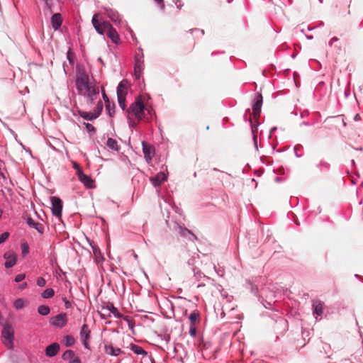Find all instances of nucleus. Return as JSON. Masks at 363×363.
<instances>
[{
  "label": "nucleus",
  "instance_id": "obj_1",
  "mask_svg": "<svg viewBox=\"0 0 363 363\" xmlns=\"http://www.w3.org/2000/svg\"><path fill=\"white\" fill-rule=\"evenodd\" d=\"M76 87L78 93L84 96L90 104L99 97V88L91 84L88 72L80 66L77 67Z\"/></svg>",
  "mask_w": 363,
  "mask_h": 363
},
{
  "label": "nucleus",
  "instance_id": "obj_2",
  "mask_svg": "<svg viewBox=\"0 0 363 363\" xmlns=\"http://www.w3.org/2000/svg\"><path fill=\"white\" fill-rule=\"evenodd\" d=\"M92 25L98 33L104 35L110 28L111 23L108 21L100 19V14L95 13L91 20Z\"/></svg>",
  "mask_w": 363,
  "mask_h": 363
},
{
  "label": "nucleus",
  "instance_id": "obj_3",
  "mask_svg": "<svg viewBox=\"0 0 363 363\" xmlns=\"http://www.w3.org/2000/svg\"><path fill=\"white\" fill-rule=\"evenodd\" d=\"M144 109L145 106L143 102L140 99H137L130 105L128 109V113L140 120L144 116Z\"/></svg>",
  "mask_w": 363,
  "mask_h": 363
},
{
  "label": "nucleus",
  "instance_id": "obj_4",
  "mask_svg": "<svg viewBox=\"0 0 363 363\" xmlns=\"http://www.w3.org/2000/svg\"><path fill=\"white\" fill-rule=\"evenodd\" d=\"M1 335L3 337V342L5 346L8 349H12L13 347V330L11 325H4Z\"/></svg>",
  "mask_w": 363,
  "mask_h": 363
},
{
  "label": "nucleus",
  "instance_id": "obj_5",
  "mask_svg": "<svg viewBox=\"0 0 363 363\" xmlns=\"http://www.w3.org/2000/svg\"><path fill=\"white\" fill-rule=\"evenodd\" d=\"M52 203V213L57 218H60L62 216V200L56 196L51 197Z\"/></svg>",
  "mask_w": 363,
  "mask_h": 363
},
{
  "label": "nucleus",
  "instance_id": "obj_6",
  "mask_svg": "<svg viewBox=\"0 0 363 363\" xmlns=\"http://www.w3.org/2000/svg\"><path fill=\"white\" fill-rule=\"evenodd\" d=\"M91 330L86 324H84L80 331V338L85 348L89 349V340L90 339Z\"/></svg>",
  "mask_w": 363,
  "mask_h": 363
},
{
  "label": "nucleus",
  "instance_id": "obj_7",
  "mask_svg": "<svg viewBox=\"0 0 363 363\" xmlns=\"http://www.w3.org/2000/svg\"><path fill=\"white\" fill-rule=\"evenodd\" d=\"M67 322V318L65 313H60L50 319V323L59 328L64 327Z\"/></svg>",
  "mask_w": 363,
  "mask_h": 363
},
{
  "label": "nucleus",
  "instance_id": "obj_8",
  "mask_svg": "<svg viewBox=\"0 0 363 363\" xmlns=\"http://www.w3.org/2000/svg\"><path fill=\"white\" fill-rule=\"evenodd\" d=\"M262 104V96L261 94H258L256 96V101L252 106V114L254 118L257 119L259 117L261 113V107Z\"/></svg>",
  "mask_w": 363,
  "mask_h": 363
},
{
  "label": "nucleus",
  "instance_id": "obj_9",
  "mask_svg": "<svg viewBox=\"0 0 363 363\" xmlns=\"http://www.w3.org/2000/svg\"><path fill=\"white\" fill-rule=\"evenodd\" d=\"M97 108H99V111L98 113H96V114H94L91 112H85V111H79V114L83 118H84L86 120L91 121L94 118H96L99 116L101 111L103 108V104H102L101 101H100V100L99 101V102L97 104Z\"/></svg>",
  "mask_w": 363,
  "mask_h": 363
},
{
  "label": "nucleus",
  "instance_id": "obj_10",
  "mask_svg": "<svg viewBox=\"0 0 363 363\" xmlns=\"http://www.w3.org/2000/svg\"><path fill=\"white\" fill-rule=\"evenodd\" d=\"M79 180L82 182L87 188H92L94 186V181L90 177L84 174L82 169H79L77 172Z\"/></svg>",
  "mask_w": 363,
  "mask_h": 363
},
{
  "label": "nucleus",
  "instance_id": "obj_11",
  "mask_svg": "<svg viewBox=\"0 0 363 363\" xmlns=\"http://www.w3.org/2000/svg\"><path fill=\"white\" fill-rule=\"evenodd\" d=\"M199 29L194 28V29H190L189 31L186 32V33L183 37L184 41H191L190 43V48H189V52L192 51L195 46V41L193 36L194 32H199Z\"/></svg>",
  "mask_w": 363,
  "mask_h": 363
},
{
  "label": "nucleus",
  "instance_id": "obj_12",
  "mask_svg": "<svg viewBox=\"0 0 363 363\" xmlns=\"http://www.w3.org/2000/svg\"><path fill=\"white\" fill-rule=\"evenodd\" d=\"M4 258L6 259L5 262V267L6 268L12 267L16 263V255L13 252H6L4 254Z\"/></svg>",
  "mask_w": 363,
  "mask_h": 363
},
{
  "label": "nucleus",
  "instance_id": "obj_13",
  "mask_svg": "<svg viewBox=\"0 0 363 363\" xmlns=\"http://www.w3.org/2000/svg\"><path fill=\"white\" fill-rule=\"evenodd\" d=\"M167 176L163 172H159L155 177H151L150 182L155 186H160L162 182L167 180Z\"/></svg>",
  "mask_w": 363,
  "mask_h": 363
},
{
  "label": "nucleus",
  "instance_id": "obj_14",
  "mask_svg": "<svg viewBox=\"0 0 363 363\" xmlns=\"http://www.w3.org/2000/svg\"><path fill=\"white\" fill-rule=\"evenodd\" d=\"M104 351L107 354L116 357L120 355L123 352L120 348L114 347L111 344L105 345Z\"/></svg>",
  "mask_w": 363,
  "mask_h": 363
},
{
  "label": "nucleus",
  "instance_id": "obj_15",
  "mask_svg": "<svg viewBox=\"0 0 363 363\" xmlns=\"http://www.w3.org/2000/svg\"><path fill=\"white\" fill-rule=\"evenodd\" d=\"M60 350V345L57 342L48 345L45 349V354L48 357L55 356Z\"/></svg>",
  "mask_w": 363,
  "mask_h": 363
},
{
  "label": "nucleus",
  "instance_id": "obj_16",
  "mask_svg": "<svg viewBox=\"0 0 363 363\" xmlns=\"http://www.w3.org/2000/svg\"><path fill=\"white\" fill-rule=\"evenodd\" d=\"M106 35L111 40V41L116 44H118L120 41V37L116 30V29L111 25L106 33Z\"/></svg>",
  "mask_w": 363,
  "mask_h": 363
},
{
  "label": "nucleus",
  "instance_id": "obj_17",
  "mask_svg": "<svg viewBox=\"0 0 363 363\" xmlns=\"http://www.w3.org/2000/svg\"><path fill=\"white\" fill-rule=\"evenodd\" d=\"M128 82L127 80H123L120 82L117 87V96H125L128 93Z\"/></svg>",
  "mask_w": 363,
  "mask_h": 363
},
{
  "label": "nucleus",
  "instance_id": "obj_18",
  "mask_svg": "<svg viewBox=\"0 0 363 363\" xmlns=\"http://www.w3.org/2000/svg\"><path fill=\"white\" fill-rule=\"evenodd\" d=\"M26 222L30 227L35 228L40 234L43 233L44 226L42 223L35 222L31 218H28Z\"/></svg>",
  "mask_w": 363,
  "mask_h": 363
},
{
  "label": "nucleus",
  "instance_id": "obj_19",
  "mask_svg": "<svg viewBox=\"0 0 363 363\" xmlns=\"http://www.w3.org/2000/svg\"><path fill=\"white\" fill-rule=\"evenodd\" d=\"M62 19L60 13H55L51 18L52 26L55 30H57L62 25Z\"/></svg>",
  "mask_w": 363,
  "mask_h": 363
},
{
  "label": "nucleus",
  "instance_id": "obj_20",
  "mask_svg": "<svg viewBox=\"0 0 363 363\" xmlns=\"http://www.w3.org/2000/svg\"><path fill=\"white\" fill-rule=\"evenodd\" d=\"M103 311H108V313L111 315L113 313L115 317L121 318V315L118 313V309L114 307L113 304H108L106 307H102Z\"/></svg>",
  "mask_w": 363,
  "mask_h": 363
},
{
  "label": "nucleus",
  "instance_id": "obj_21",
  "mask_svg": "<svg viewBox=\"0 0 363 363\" xmlns=\"http://www.w3.org/2000/svg\"><path fill=\"white\" fill-rule=\"evenodd\" d=\"M143 70V63L139 60H137L135 67H134V72L137 79H139L141 76L142 72Z\"/></svg>",
  "mask_w": 363,
  "mask_h": 363
},
{
  "label": "nucleus",
  "instance_id": "obj_22",
  "mask_svg": "<svg viewBox=\"0 0 363 363\" xmlns=\"http://www.w3.org/2000/svg\"><path fill=\"white\" fill-rule=\"evenodd\" d=\"M313 307L314 308V313L318 315L323 314V303L320 301H313Z\"/></svg>",
  "mask_w": 363,
  "mask_h": 363
},
{
  "label": "nucleus",
  "instance_id": "obj_23",
  "mask_svg": "<svg viewBox=\"0 0 363 363\" xmlns=\"http://www.w3.org/2000/svg\"><path fill=\"white\" fill-rule=\"evenodd\" d=\"M179 234L184 238H187L188 235H191L195 240H197V237L191 230L186 228L179 227Z\"/></svg>",
  "mask_w": 363,
  "mask_h": 363
},
{
  "label": "nucleus",
  "instance_id": "obj_24",
  "mask_svg": "<svg viewBox=\"0 0 363 363\" xmlns=\"http://www.w3.org/2000/svg\"><path fill=\"white\" fill-rule=\"evenodd\" d=\"M130 350L137 354H142V355H147V352L143 350V347H141L139 345L131 344L130 345Z\"/></svg>",
  "mask_w": 363,
  "mask_h": 363
},
{
  "label": "nucleus",
  "instance_id": "obj_25",
  "mask_svg": "<svg viewBox=\"0 0 363 363\" xmlns=\"http://www.w3.org/2000/svg\"><path fill=\"white\" fill-rule=\"evenodd\" d=\"M74 358H79L77 357L74 354V352L72 350H68L65 351L62 354V359L65 360H69V362Z\"/></svg>",
  "mask_w": 363,
  "mask_h": 363
},
{
  "label": "nucleus",
  "instance_id": "obj_26",
  "mask_svg": "<svg viewBox=\"0 0 363 363\" xmlns=\"http://www.w3.org/2000/svg\"><path fill=\"white\" fill-rule=\"evenodd\" d=\"M106 145L113 150H118V145L115 139L108 138L106 142Z\"/></svg>",
  "mask_w": 363,
  "mask_h": 363
},
{
  "label": "nucleus",
  "instance_id": "obj_27",
  "mask_svg": "<svg viewBox=\"0 0 363 363\" xmlns=\"http://www.w3.org/2000/svg\"><path fill=\"white\" fill-rule=\"evenodd\" d=\"M62 342L65 345V346L71 347L75 343V339L72 335H66L64 337Z\"/></svg>",
  "mask_w": 363,
  "mask_h": 363
},
{
  "label": "nucleus",
  "instance_id": "obj_28",
  "mask_svg": "<svg viewBox=\"0 0 363 363\" xmlns=\"http://www.w3.org/2000/svg\"><path fill=\"white\" fill-rule=\"evenodd\" d=\"M106 109L111 117H112L114 115L115 104L113 103L111 104L109 99H107L106 101Z\"/></svg>",
  "mask_w": 363,
  "mask_h": 363
},
{
  "label": "nucleus",
  "instance_id": "obj_29",
  "mask_svg": "<svg viewBox=\"0 0 363 363\" xmlns=\"http://www.w3.org/2000/svg\"><path fill=\"white\" fill-rule=\"evenodd\" d=\"M143 153L145 155V158L147 162H150L152 160L151 157V148L150 147H147V145H145L143 143Z\"/></svg>",
  "mask_w": 363,
  "mask_h": 363
},
{
  "label": "nucleus",
  "instance_id": "obj_30",
  "mask_svg": "<svg viewBox=\"0 0 363 363\" xmlns=\"http://www.w3.org/2000/svg\"><path fill=\"white\" fill-rule=\"evenodd\" d=\"M50 310L48 306L41 305L38 308V312L42 315H46L50 313Z\"/></svg>",
  "mask_w": 363,
  "mask_h": 363
},
{
  "label": "nucleus",
  "instance_id": "obj_31",
  "mask_svg": "<svg viewBox=\"0 0 363 363\" xmlns=\"http://www.w3.org/2000/svg\"><path fill=\"white\" fill-rule=\"evenodd\" d=\"M199 316V313L197 311H194V312H192L189 317V320L191 322L190 325H195L196 321L197 320Z\"/></svg>",
  "mask_w": 363,
  "mask_h": 363
},
{
  "label": "nucleus",
  "instance_id": "obj_32",
  "mask_svg": "<svg viewBox=\"0 0 363 363\" xmlns=\"http://www.w3.org/2000/svg\"><path fill=\"white\" fill-rule=\"evenodd\" d=\"M106 14L109 17L112 21H116L118 19V14L115 13L111 9H106L105 11Z\"/></svg>",
  "mask_w": 363,
  "mask_h": 363
},
{
  "label": "nucleus",
  "instance_id": "obj_33",
  "mask_svg": "<svg viewBox=\"0 0 363 363\" xmlns=\"http://www.w3.org/2000/svg\"><path fill=\"white\" fill-rule=\"evenodd\" d=\"M54 290L51 288L45 289L42 294V296L44 298H49L54 296Z\"/></svg>",
  "mask_w": 363,
  "mask_h": 363
},
{
  "label": "nucleus",
  "instance_id": "obj_34",
  "mask_svg": "<svg viewBox=\"0 0 363 363\" xmlns=\"http://www.w3.org/2000/svg\"><path fill=\"white\" fill-rule=\"evenodd\" d=\"M118 96V104L121 106V108L124 110L125 108L126 104H125V96Z\"/></svg>",
  "mask_w": 363,
  "mask_h": 363
},
{
  "label": "nucleus",
  "instance_id": "obj_35",
  "mask_svg": "<svg viewBox=\"0 0 363 363\" xmlns=\"http://www.w3.org/2000/svg\"><path fill=\"white\" fill-rule=\"evenodd\" d=\"M14 306L16 309H20L21 308H23L24 306V301L23 299H17L15 302H14Z\"/></svg>",
  "mask_w": 363,
  "mask_h": 363
},
{
  "label": "nucleus",
  "instance_id": "obj_36",
  "mask_svg": "<svg viewBox=\"0 0 363 363\" xmlns=\"http://www.w3.org/2000/svg\"><path fill=\"white\" fill-rule=\"evenodd\" d=\"M9 233L7 232H5L0 235V244L4 242L9 238Z\"/></svg>",
  "mask_w": 363,
  "mask_h": 363
},
{
  "label": "nucleus",
  "instance_id": "obj_37",
  "mask_svg": "<svg viewBox=\"0 0 363 363\" xmlns=\"http://www.w3.org/2000/svg\"><path fill=\"white\" fill-rule=\"evenodd\" d=\"M46 284V281L43 277H38L37 279V285L39 286H44Z\"/></svg>",
  "mask_w": 363,
  "mask_h": 363
},
{
  "label": "nucleus",
  "instance_id": "obj_38",
  "mask_svg": "<svg viewBox=\"0 0 363 363\" xmlns=\"http://www.w3.org/2000/svg\"><path fill=\"white\" fill-rule=\"evenodd\" d=\"M189 334L192 337L196 335V328L195 325H190Z\"/></svg>",
  "mask_w": 363,
  "mask_h": 363
},
{
  "label": "nucleus",
  "instance_id": "obj_39",
  "mask_svg": "<svg viewBox=\"0 0 363 363\" xmlns=\"http://www.w3.org/2000/svg\"><path fill=\"white\" fill-rule=\"evenodd\" d=\"M86 128L88 132H96V128L90 123H85Z\"/></svg>",
  "mask_w": 363,
  "mask_h": 363
},
{
  "label": "nucleus",
  "instance_id": "obj_40",
  "mask_svg": "<svg viewBox=\"0 0 363 363\" xmlns=\"http://www.w3.org/2000/svg\"><path fill=\"white\" fill-rule=\"evenodd\" d=\"M67 59L71 64L74 63V55L70 50L67 52Z\"/></svg>",
  "mask_w": 363,
  "mask_h": 363
},
{
  "label": "nucleus",
  "instance_id": "obj_41",
  "mask_svg": "<svg viewBox=\"0 0 363 363\" xmlns=\"http://www.w3.org/2000/svg\"><path fill=\"white\" fill-rule=\"evenodd\" d=\"M25 274H18L16 278H15V281L16 282H20L21 281H23L24 279H25Z\"/></svg>",
  "mask_w": 363,
  "mask_h": 363
},
{
  "label": "nucleus",
  "instance_id": "obj_42",
  "mask_svg": "<svg viewBox=\"0 0 363 363\" xmlns=\"http://www.w3.org/2000/svg\"><path fill=\"white\" fill-rule=\"evenodd\" d=\"M101 317L105 318L106 317H109L110 316V314L108 313V311H103L101 309V311L99 312Z\"/></svg>",
  "mask_w": 363,
  "mask_h": 363
},
{
  "label": "nucleus",
  "instance_id": "obj_43",
  "mask_svg": "<svg viewBox=\"0 0 363 363\" xmlns=\"http://www.w3.org/2000/svg\"><path fill=\"white\" fill-rule=\"evenodd\" d=\"M69 363H81V360L79 358H74V359L69 362Z\"/></svg>",
  "mask_w": 363,
  "mask_h": 363
},
{
  "label": "nucleus",
  "instance_id": "obj_44",
  "mask_svg": "<svg viewBox=\"0 0 363 363\" xmlns=\"http://www.w3.org/2000/svg\"><path fill=\"white\" fill-rule=\"evenodd\" d=\"M157 4H159L162 8L164 7V1L163 0H155Z\"/></svg>",
  "mask_w": 363,
  "mask_h": 363
},
{
  "label": "nucleus",
  "instance_id": "obj_45",
  "mask_svg": "<svg viewBox=\"0 0 363 363\" xmlns=\"http://www.w3.org/2000/svg\"><path fill=\"white\" fill-rule=\"evenodd\" d=\"M27 287V283L23 282L22 284L20 285L19 289L23 290Z\"/></svg>",
  "mask_w": 363,
  "mask_h": 363
},
{
  "label": "nucleus",
  "instance_id": "obj_46",
  "mask_svg": "<svg viewBox=\"0 0 363 363\" xmlns=\"http://www.w3.org/2000/svg\"><path fill=\"white\" fill-rule=\"evenodd\" d=\"M74 167L77 170V172L79 171V169H81L80 166L76 162L74 163Z\"/></svg>",
  "mask_w": 363,
  "mask_h": 363
},
{
  "label": "nucleus",
  "instance_id": "obj_47",
  "mask_svg": "<svg viewBox=\"0 0 363 363\" xmlns=\"http://www.w3.org/2000/svg\"><path fill=\"white\" fill-rule=\"evenodd\" d=\"M337 40H338V39H337L336 37H334V38H333L330 40V45H332L334 42H336V41H337Z\"/></svg>",
  "mask_w": 363,
  "mask_h": 363
},
{
  "label": "nucleus",
  "instance_id": "obj_48",
  "mask_svg": "<svg viewBox=\"0 0 363 363\" xmlns=\"http://www.w3.org/2000/svg\"><path fill=\"white\" fill-rule=\"evenodd\" d=\"M103 98H104V100L105 101V104H106V101H107V99H108V98L106 96V94H105V92L103 93Z\"/></svg>",
  "mask_w": 363,
  "mask_h": 363
},
{
  "label": "nucleus",
  "instance_id": "obj_49",
  "mask_svg": "<svg viewBox=\"0 0 363 363\" xmlns=\"http://www.w3.org/2000/svg\"><path fill=\"white\" fill-rule=\"evenodd\" d=\"M26 252H28V247L25 246L23 249V253H26Z\"/></svg>",
  "mask_w": 363,
  "mask_h": 363
},
{
  "label": "nucleus",
  "instance_id": "obj_50",
  "mask_svg": "<svg viewBox=\"0 0 363 363\" xmlns=\"http://www.w3.org/2000/svg\"><path fill=\"white\" fill-rule=\"evenodd\" d=\"M354 120L355 121H358V120H360V116L359 114H357L355 116H354Z\"/></svg>",
  "mask_w": 363,
  "mask_h": 363
},
{
  "label": "nucleus",
  "instance_id": "obj_51",
  "mask_svg": "<svg viewBox=\"0 0 363 363\" xmlns=\"http://www.w3.org/2000/svg\"><path fill=\"white\" fill-rule=\"evenodd\" d=\"M3 211L0 209V218L1 217Z\"/></svg>",
  "mask_w": 363,
  "mask_h": 363
},
{
  "label": "nucleus",
  "instance_id": "obj_52",
  "mask_svg": "<svg viewBox=\"0 0 363 363\" xmlns=\"http://www.w3.org/2000/svg\"><path fill=\"white\" fill-rule=\"evenodd\" d=\"M44 1L46 2L47 4H48L49 0H44Z\"/></svg>",
  "mask_w": 363,
  "mask_h": 363
},
{
  "label": "nucleus",
  "instance_id": "obj_53",
  "mask_svg": "<svg viewBox=\"0 0 363 363\" xmlns=\"http://www.w3.org/2000/svg\"><path fill=\"white\" fill-rule=\"evenodd\" d=\"M201 33L203 35V34H204V31H203V30H201Z\"/></svg>",
  "mask_w": 363,
  "mask_h": 363
},
{
  "label": "nucleus",
  "instance_id": "obj_54",
  "mask_svg": "<svg viewBox=\"0 0 363 363\" xmlns=\"http://www.w3.org/2000/svg\"><path fill=\"white\" fill-rule=\"evenodd\" d=\"M320 2H322V1H321V0H320Z\"/></svg>",
  "mask_w": 363,
  "mask_h": 363
}]
</instances>
